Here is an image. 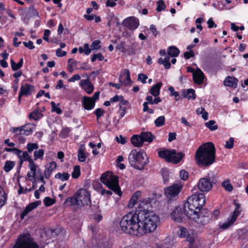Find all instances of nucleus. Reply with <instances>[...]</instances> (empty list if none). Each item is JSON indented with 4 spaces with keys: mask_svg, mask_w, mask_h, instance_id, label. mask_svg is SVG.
I'll return each mask as SVG.
<instances>
[{
    "mask_svg": "<svg viewBox=\"0 0 248 248\" xmlns=\"http://www.w3.org/2000/svg\"><path fill=\"white\" fill-rule=\"evenodd\" d=\"M142 235L154 231L159 223V217L153 211H138Z\"/></svg>",
    "mask_w": 248,
    "mask_h": 248,
    "instance_id": "nucleus-1",
    "label": "nucleus"
},
{
    "mask_svg": "<svg viewBox=\"0 0 248 248\" xmlns=\"http://www.w3.org/2000/svg\"><path fill=\"white\" fill-rule=\"evenodd\" d=\"M216 149L212 142L200 146L195 154V160L199 166H209L215 161Z\"/></svg>",
    "mask_w": 248,
    "mask_h": 248,
    "instance_id": "nucleus-2",
    "label": "nucleus"
},
{
    "mask_svg": "<svg viewBox=\"0 0 248 248\" xmlns=\"http://www.w3.org/2000/svg\"><path fill=\"white\" fill-rule=\"evenodd\" d=\"M138 211L130 212L124 216L120 222L121 230L125 233L141 236Z\"/></svg>",
    "mask_w": 248,
    "mask_h": 248,
    "instance_id": "nucleus-3",
    "label": "nucleus"
},
{
    "mask_svg": "<svg viewBox=\"0 0 248 248\" xmlns=\"http://www.w3.org/2000/svg\"><path fill=\"white\" fill-rule=\"evenodd\" d=\"M91 203L90 194L85 189H79L75 194L74 197L68 198L64 204L68 206L76 205L81 207Z\"/></svg>",
    "mask_w": 248,
    "mask_h": 248,
    "instance_id": "nucleus-4",
    "label": "nucleus"
},
{
    "mask_svg": "<svg viewBox=\"0 0 248 248\" xmlns=\"http://www.w3.org/2000/svg\"><path fill=\"white\" fill-rule=\"evenodd\" d=\"M128 160L131 166L139 170H143L148 163L147 155L134 149L131 151L128 156Z\"/></svg>",
    "mask_w": 248,
    "mask_h": 248,
    "instance_id": "nucleus-5",
    "label": "nucleus"
},
{
    "mask_svg": "<svg viewBox=\"0 0 248 248\" xmlns=\"http://www.w3.org/2000/svg\"><path fill=\"white\" fill-rule=\"evenodd\" d=\"M102 183L105 185L119 196H121L122 193L118 184V177L113 175L109 171L103 173L100 178Z\"/></svg>",
    "mask_w": 248,
    "mask_h": 248,
    "instance_id": "nucleus-6",
    "label": "nucleus"
},
{
    "mask_svg": "<svg viewBox=\"0 0 248 248\" xmlns=\"http://www.w3.org/2000/svg\"><path fill=\"white\" fill-rule=\"evenodd\" d=\"M38 245L30 237L28 234L22 235L13 248H38Z\"/></svg>",
    "mask_w": 248,
    "mask_h": 248,
    "instance_id": "nucleus-7",
    "label": "nucleus"
},
{
    "mask_svg": "<svg viewBox=\"0 0 248 248\" xmlns=\"http://www.w3.org/2000/svg\"><path fill=\"white\" fill-rule=\"evenodd\" d=\"M192 199H187V202L184 205V210L186 212V216L191 219L197 218L196 214L200 211H198V208L196 207L192 203Z\"/></svg>",
    "mask_w": 248,
    "mask_h": 248,
    "instance_id": "nucleus-8",
    "label": "nucleus"
},
{
    "mask_svg": "<svg viewBox=\"0 0 248 248\" xmlns=\"http://www.w3.org/2000/svg\"><path fill=\"white\" fill-rule=\"evenodd\" d=\"M182 186L178 184H174L164 189V194L168 200H174L177 197Z\"/></svg>",
    "mask_w": 248,
    "mask_h": 248,
    "instance_id": "nucleus-9",
    "label": "nucleus"
},
{
    "mask_svg": "<svg viewBox=\"0 0 248 248\" xmlns=\"http://www.w3.org/2000/svg\"><path fill=\"white\" fill-rule=\"evenodd\" d=\"M197 218L193 219L195 220L198 223L202 225H205L209 222L211 218V212L208 211L206 209H203L200 211L197 214H196Z\"/></svg>",
    "mask_w": 248,
    "mask_h": 248,
    "instance_id": "nucleus-10",
    "label": "nucleus"
},
{
    "mask_svg": "<svg viewBox=\"0 0 248 248\" xmlns=\"http://www.w3.org/2000/svg\"><path fill=\"white\" fill-rule=\"evenodd\" d=\"M171 218L176 222H181L183 221L186 216V212L184 210V206H177L170 214Z\"/></svg>",
    "mask_w": 248,
    "mask_h": 248,
    "instance_id": "nucleus-11",
    "label": "nucleus"
},
{
    "mask_svg": "<svg viewBox=\"0 0 248 248\" xmlns=\"http://www.w3.org/2000/svg\"><path fill=\"white\" fill-rule=\"evenodd\" d=\"M188 199H192V203L200 211L205 203V196L202 193H197L190 196Z\"/></svg>",
    "mask_w": 248,
    "mask_h": 248,
    "instance_id": "nucleus-12",
    "label": "nucleus"
},
{
    "mask_svg": "<svg viewBox=\"0 0 248 248\" xmlns=\"http://www.w3.org/2000/svg\"><path fill=\"white\" fill-rule=\"evenodd\" d=\"M198 187L202 192H208L212 189L213 185L209 178L204 177L199 180Z\"/></svg>",
    "mask_w": 248,
    "mask_h": 248,
    "instance_id": "nucleus-13",
    "label": "nucleus"
},
{
    "mask_svg": "<svg viewBox=\"0 0 248 248\" xmlns=\"http://www.w3.org/2000/svg\"><path fill=\"white\" fill-rule=\"evenodd\" d=\"M123 24L130 30H134L138 27L139 22V20L134 16H130L126 18L123 21Z\"/></svg>",
    "mask_w": 248,
    "mask_h": 248,
    "instance_id": "nucleus-14",
    "label": "nucleus"
},
{
    "mask_svg": "<svg viewBox=\"0 0 248 248\" xmlns=\"http://www.w3.org/2000/svg\"><path fill=\"white\" fill-rule=\"evenodd\" d=\"M34 91V87L31 84H26L22 85L20 88V92L19 94L18 100L20 102L21 96L22 95L28 96L31 95L32 92Z\"/></svg>",
    "mask_w": 248,
    "mask_h": 248,
    "instance_id": "nucleus-15",
    "label": "nucleus"
},
{
    "mask_svg": "<svg viewBox=\"0 0 248 248\" xmlns=\"http://www.w3.org/2000/svg\"><path fill=\"white\" fill-rule=\"evenodd\" d=\"M120 83L124 86L131 85L132 81L130 79V72L128 69H124L119 78Z\"/></svg>",
    "mask_w": 248,
    "mask_h": 248,
    "instance_id": "nucleus-16",
    "label": "nucleus"
},
{
    "mask_svg": "<svg viewBox=\"0 0 248 248\" xmlns=\"http://www.w3.org/2000/svg\"><path fill=\"white\" fill-rule=\"evenodd\" d=\"M184 156L185 154L183 153H176V150H171L170 162L177 164L183 159Z\"/></svg>",
    "mask_w": 248,
    "mask_h": 248,
    "instance_id": "nucleus-17",
    "label": "nucleus"
},
{
    "mask_svg": "<svg viewBox=\"0 0 248 248\" xmlns=\"http://www.w3.org/2000/svg\"><path fill=\"white\" fill-rule=\"evenodd\" d=\"M204 75L203 73L199 68H197L193 74V78L195 83L197 84H201L203 82Z\"/></svg>",
    "mask_w": 248,
    "mask_h": 248,
    "instance_id": "nucleus-18",
    "label": "nucleus"
},
{
    "mask_svg": "<svg viewBox=\"0 0 248 248\" xmlns=\"http://www.w3.org/2000/svg\"><path fill=\"white\" fill-rule=\"evenodd\" d=\"M79 84L87 93L91 94L93 92V86L89 79L80 80Z\"/></svg>",
    "mask_w": 248,
    "mask_h": 248,
    "instance_id": "nucleus-19",
    "label": "nucleus"
},
{
    "mask_svg": "<svg viewBox=\"0 0 248 248\" xmlns=\"http://www.w3.org/2000/svg\"><path fill=\"white\" fill-rule=\"evenodd\" d=\"M41 202L40 201H38L35 202H32L31 203L28 205L25 209L24 210L22 214H21L20 217L23 219L24 217L31 211L36 208L39 205L41 204Z\"/></svg>",
    "mask_w": 248,
    "mask_h": 248,
    "instance_id": "nucleus-20",
    "label": "nucleus"
},
{
    "mask_svg": "<svg viewBox=\"0 0 248 248\" xmlns=\"http://www.w3.org/2000/svg\"><path fill=\"white\" fill-rule=\"evenodd\" d=\"M57 164L55 162H51L46 166V170L44 171V175L46 179H49L52 172L56 169Z\"/></svg>",
    "mask_w": 248,
    "mask_h": 248,
    "instance_id": "nucleus-21",
    "label": "nucleus"
},
{
    "mask_svg": "<svg viewBox=\"0 0 248 248\" xmlns=\"http://www.w3.org/2000/svg\"><path fill=\"white\" fill-rule=\"evenodd\" d=\"M83 104L86 109L90 110L94 108L95 103L92 100V98L84 96L83 97Z\"/></svg>",
    "mask_w": 248,
    "mask_h": 248,
    "instance_id": "nucleus-22",
    "label": "nucleus"
},
{
    "mask_svg": "<svg viewBox=\"0 0 248 248\" xmlns=\"http://www.w3.org/2000/svg\"><path fill=\"white\" fill-rule=\"evenodd\" d=\"M238 79L235 78L228 77L224 81V84L226 86L233 87H237Z\"/></svg>",
    "mask_w": 248,
    "mask_h": 248,
    "instance_id": "nucleus-23",
    "label": "nucleus"
},
{
    "mask_svg": "<svg viewBox=\"0 0 248 248\" xmlns=\"http://www.w3.org/2000/svg\"><path fill=\"white\" fill-rule=\"evenodd\" d=\"M22 127L23 130V135L28 136L33 131L35 125L32 123H29L22 126Z\"/></svg>",
    "mask_w": 248,
    "mask_h": 248,
    "instance_id": "nucleus-24",
    "label": "nucleus"
},
{
    "mask_svg": "<svg viewBox=\"0 0 248 248\" xmlns=\"http://www.w3.org/2000/svg\"><path fill=\"white\" fill-rule=\"evenodd\" d=\"M131 143L136 147H141L143 145V140L141 137L139 135H134L131 139Z\"/></svg>",
    "mask_w": 248,
    "mask_h": 248,
    "instance_id": "nucleus-25",
    "label": "nucleus"
},
{
    "mask_svg": "<svg viewBox=\"0 0 248 248\" xmlns=\"http://www.w3.org/2000/svg\"><path fill=\"white\" fill-rule=\"evenodd\" d=\"M162 85V82H159L154 85L150 90V93L155 97L158 96L159 94L160 89Z\"/></svg>",
    "mask_w": 248,
    "mask_h": 248,
    "instance_id": "nucleus-26",
    "label": "nucleus"
},
{
    "mask_svg": "<svg viewBox=\"0 0 248 248\" xmlns=\"http://www.w3.org/2000/svg\"><path fill=\"white\" fill-rule=\"evenodd\" d=\"M171 150H164L158 152V156L165 159L167 161L170 162V153Z\"/></svg>",
    "mask_w": 248,
    "mask_h": 248,
    "instance_id": "nucleus-27",
    "label": "nucleus"
},
{
    "mask_svg": "<svg viewBox=\"0 0 248 248\" xmlns=\"http://www.w3.org/2000/svg\"><path fill=\"white\" fill-rule=\"evenodd\" d=\"M182 93L184 97L187 98L188 99H195L196 98L195 91L192 89H188L186 91L183 90Z\"/></svg>",
    "mask_w": 248,
    "mask_h": 248,
    "instance_id": "nucleus-28",
    "label": "nucleus"
},
{
    "mask_svg": "<svg viewBox=\"0 0 248 248\" xmlns=\"http://www.w3.org/2000/svg\"><path fill=\"white\" fill-rule=\"evenodd\" d=\"M140 136L141 137V139L143 140V142L144 141L151 142L155 138L154 136L150 132L141 133Z\"/></svg>",
    "mask_w": 248,
    "mask_h": 248,
    "instance_id": "nucleus-29",
    "label": "nucleus"
},
{
    "mask_svg": "<svg viewBox=\"0 0 248 248\" xmlns=\"http://www.w3.org/2000/svg\"><path fill=\"white\" fill-rule=\"evenodd\" d=\"M20 159V164L21 165L24 161L30 162V160H33L31 156L28 154L27 152H22L20 154V156H18Z\"/></svg>",
    "mask_w": 248,
    "mask_h": 248,
    "instance_id": "nucleus-30",
    "label": "nucleus"
},
{
    "mask_svg": "<svg viewBox=\"0 0 248 248\" xmlns=\"http://www.w3.org/2000/svg\"><path fill=\"white\" fill-rule=\"evenodd\" d=\"M84 145H80L78 151V158L79 161L84 162L87 156L84 153Z\"/></svg>",
    "mask_w": 248,
    "mask_h": 248,
    "instance_id": "nucleus-31",
    "label": "nucleus"
},
{
    "mask_svg": "<svg viewBox=\"0 0 248 248\" xmlns=\"http://www.w3.org/2000/svg\"><path fill=\"white\" fill-rule=\"evenodd\" d=\"M179 53V50L175 46H171L168 48V54L171 57H177Z\"/></svg>",
    "mask_w": 248,
    "mask_h": 248,
    "instance_id": "nucleus-32",
    "label": "nucleus"
},
{
    "mask_svg": "<svg viewBox=\"0 0 248 248\" xmlns=\"http://www.w3.org/2000/svg\"><path fill=\"white\" fill-rule=\"evenodd\" d=\"M15 166V162L14 161L10 160L6 161L3 167V170L5 172H8L10 171Z\"/></svg>",
    "mask_w": 248,
    "mask_h": 248,
    "instance_id": "nucleus-33",
    "label": "nucleus"
},
{
    "mask_svg": "<svg viewBox=\"0 0 248 248\" xmlns=\"http://www.w3.org/2000/svg\"><path fill=\"white\" fill-rule=\"evenodd\" d=\"M23 63V60L22 58L20 60L19 62L17 63L15 62L13 60H11V67L13 71H16L19 69L22 66Z\"/></svg>",
    "mask_w": 248,
    "mask_h": 248,
    "instance_id": "nucleus-34",
    "label": "nucleus"
},
{
    "mask_svg": "<svg viewBox=\"0 0 248 248\" xmlns=\"http://www.w3.org/2000/svg\"><path fill=\"white\" fill-rule=\"evenodd\" d=\"M29 167L32 173V177H35L36 174V170L37 165L35 164L33 160H30L29 162Z\"/></svg>",
    "mask_w": 248,
    "mask_h": 248,
    "instance_id": "nucleus-35",
    "label": "nucleus"
},
{
    "mask_svg": "<svg viewBox=\"0 0 248 248\" xmlns=\"http://www.w3.org/2000/svg\"><path fill=\"white\" fill-rule=\"evenodd\" d=\"M221 185L228 191L231 192L233 189V186L229 179H226L223 181Z\"/></svg>",
    "mask_w": 248,
    "mask_h": 248,
    "instance_id": "nucleus-36",
    "label": "nucleus"
},
{
    "mask_svg": "<svg viewBox=\"0 0 248 248\" xmlns=\"http://www.w3.org/2000/svg\"><path fill=\"white\" fill-rule=\"evenodd\" d=\"M43 116V114L40 113L38 110H35L29 114V118L37 120Z\"/></svg>",
    "mask_w": 248,
    "mask_h": 248,
    "instance_id": "nucleus-37",
    "label": "nucleus"
},
{
    "mask_svg": "<svg viewBox=\"0 0 248 248\" xmlns=\"http://www.w3.org/2000/svg\"><path fill=\"white\" fill-rule=\"evenodd\" d=\"M69 176L70 175L67 172H64L63 173L59 172L55 175V178L59 179L62 181H65L69 179Z\"/></svg>",
    "mask_w": 248,
    "mask_h": 248,
    "instance_id": "nucleus-38",
    "label": "nucleus"
},
{
    "mask_svg": "<svg viewBox=\"0 0 248 248\" xmlns=\"http://www.w3.org/2000/svg\"><path fill=\"white\" fill-rule=\"evenodd\" d=\"M80 53H84L86 55H89L91 52V49L89 47L88 44H85L84 47H80L78 49Z\"/></svg>",
    "mask_w": 248,
    "mask_h": 248,
    "instance_id": "nucleus-39",
    "label": "nucleus"
},
{
    "mask_svg": "<svg viewBox=\"0 0 248 248\" xmlns=\"http://www.w3.org/2000/svg\"><path fill=\"white\" fill-rule=\"evenodd\" d=\"M165 118L164 116H161L159 117H158L155 121V124L156 126L157 127H160L162 126L165 124Z\"/></svg>",
    "mask_w": 248,
    "mask_h": 248,
    "instance_id": "nucleus-40",
    "label": "nucleus"
},
{
    "mask_svg": "<svg viewBox=\"0 0 248 248\" xmlns=\"http://www.w3.org/2000/svg\"><path fill=\"white\" fill-rule=\"evenodd\" d=\"M215 121L210 120L205 123V125L211 130H215L217 129V125L215 124Z\"/></svg>",
    "mask_w": 248,
    "mask_h": 248,
    "instance_id": "nucleus-41",
    "label": "nucleus"
},
{
    "mask_svg": "<svg viewBox=\"0 0 248 248\" xmlns=\"http://www.w3.org/2000/svg\"><path fill=\"white\" fill-rule=\"evenodd\" d=\"M146 100L150 104H157L158 103L160 102L161 101V100L160 97H157L155 98L154 99H153V97L151 96H147L146 98Z\"/></svg>",
    "mask_w": 248,
    "mask_h": 248,
    "instance_id": "nucleus-42",
    "label": "nucleus"
},
{
    "mask_svg": "<svg viewBox=\"0 0 248 248\" xmlns=\"http://www.w3.org/2000/svg\"><path fill=\"white\" fill-rule=\"evenodd\" d=\"M44 154V150L43 149L35 151L34 152V160H36L38 158L42 159Z\"/></svg>",
    "mask_w": 248,
    "mask_h": 248,
    "instance_id": "nucleus-43",
    "label": "nucleus"
},
{
    "mask_svg": "<svg viewBox=\"0 0 248 248\" xmlns=\"http://www.w3.org/2000/svg\"><path fill=\"white\" fill-rule=\"evenodd\" d=\"M10 131L15 133V136L23 134V130L22 126L12 127L10 129Z\"/></svg>",
    "mask_w": 248,
    "mask_h": 248,
    "instance_id": "nucleus-44",
    "label": "nucleus"
},
{
    "mask_svg": "<svg viewBox=\"0 0 248 248\" xmlns=\"http://www.w3.org/2000/svg\"><path fill=\"white\" fill-rule=\"evenodd\" d=\"M80 174V167L79 166H75L74 168V170L72 173L73 178L76 179L79 177Z\"/></svg>",
    "mask_w": 248,
    "mask_h": 248,
    "instance_id": "nucleus-45",
    "label": "nucleus"
},
{
    "mask_svg": "<svg viewBox=\"0 0 248 248\" xmlns=\"http://www.w3.org/2000/svg\"><path fill=\"white\" fill-rule=\"evenodd\" d=\"M39 147L38 144L36 143H30L27 145L28 152L31 153L33 150L37 149Z\"/></svg>",
    "mask_w": 248,
    "mask_h": 248,
    "instance_id": "nucleus-46",
    "label": "nucleus"
},
{
    "mask_svg": "<svg viewBox=\"0 0 248 248\" xmlns=\"http://www.w3.org/2000/svg\"><path fill=\"white\" fill-rule=\"evenodd\" d=\"M157 6L156 7V11L157 12H160L162 10H164L166 8V5L163 0H159L157 2Z\"/></svg>",
    "mask_w": 248,
    "mask_h": 248,
    "instance_id": "nucleus-47",
    "label": "nucleus"
},
{
    "mask_svg": "<svg viewBox=\"0 0 248 248\" xmlns=\"http://www.w3.org/2000/svg\"><path fill=\"white\" fill-rule=\"evenodd\" d=\"M234 221H232V219L231 218L230 219H228V220L222 224H220V227L223 229H226L228 227H229L231 225H232Z\"/></svg>",
    "mask_w": 248,
    "mask_h": 248,
    "instance_id": "nucleus-48",
    "label": "nucleus"
},
{
    "mask_svg": "<svg viewBox=\"0 0 248 248\" xmlns=\"http://www.w3.org/2000/svg\"><path fill=\"white\" fill-rule=\"evenodd\" d=\"M234 144V139L233 138H230L229 140L226 141L225 147L226 149H232L233 147Z\"/></svg>",
    "mask_w": 248,
    "mask_h": 248,
    "instance_id": "nucleus-49",
    "label": "nucleus"
},
{
    "mask_svg": "<svg viewBox=\"0 0 248 248\" xmlns=\"http://www.w3.org/2000/svg\"><path fill=\"white\" fill-rule=\"evenodd\" d=\"M101 43V42L100 40H95L94 41L92 45H91V47L92 49H99L101 48V46L100 45V44Z\"/></svg>",
    "mask_w": 248,
    "mask_h": 248,
    "instance_id": "nucleus-50",
    "label": "nucleus"
},
{
    "mask_svg": "<svg viewBox=\"0 0 248 248\" xmlns=\"http://www.w3.org/2000/svg\"><path fill=\"white\" fill-rule=\"evenodd\" d=\"M97 59H98L99 61H101L103 60V59H104V57L103 56V55L100 53H99L97 54H95L93 55V56L91 59V61L92 62H94L96 61V60Z\"/></svg>",
    "mask_w": 248,
    "mask_h": 248,
    "instance_id": "nucleus-51",
    "label": "nucleus"
},
{
    "mask_svg": "<svg viewBox=\"0 0 248 248\" xmlns=\"http://www.w3.org/2000/svg\"><path fill=\"white\" fill-rule=\"evenodd\" d=\"M45 205L46 206H49L54 203V200L51 199L49 197H46L44 200Z\"/></svg>",
    "mask_w": 248,
    "mask_h": 248,
    "instance_id": "nucleus-52",
    "label": "nucleus"
},
{
    "mask_svg": "<svg viewBox=\"0 0 248 248\" xmlns=\"http://www.w3.org/2000/svg\"><path fill=\"white\" fill-rule=\"evenodd\" d=\"M178 233L179 236L180 237H185L188 235L187 234V231L185 228H180Z\"/></svg>",
    "mask_w": 248,
    "mask_h": 248,
    "instance_id": "nucleus-53",
    "label": "nucleus"
},
{
    "mask_svg": "<svg viewBox=\"0 0 248 248\" xmlns=\"http://www.w3.org/2000/svg\"><path fill=\"white\" fill-rule=\"evenodd\" d=\"M51 107H52V111H55L58 114H60L62 112V109L58 107H56V104L54 102L52 101L51 102Z\"/></svg>",
    "mask_w": 248,
    "mask_h": 248,
    "instance_id": "nucleus-54",
    "label": "nucleus"
},
{
    "mask_svg": "<svg viewBox=\"0 0 248 248\" xmlns=\"http://www.w3.org/2000/svg\"><path fill=\"white\" fill-rule=\"evenodd\" d=\"M148 78V77L147 75L144 74H140L138 75V80H140L143 83H146V80Z\"/></svg>",
    "mask_w": 248,
    "mask_h": 248,
    "instance_id": "nucleus-55",
    "label": "nucleus"
},
{
    "mask_svg": "<svg viewBox=\"0 0 248 248\" xmlns=\"http://www.w3.org/2000/svg\"><path fill=\"white\" fill-rule=\"evenodd\" d=\"M69 132V128H64L61 132L60 136L62 138H65L68 136Z\"/></svg>",
    "mask_w": 248,
    "mask_h": 248,
    "instance_id": "nucleus-56",
    "label": "nucleus"
},
{
    "mask_svg": "<svg viewBox=\"0 0 248 248\" xmlns=\"http://www.w3.org/2000/svg\"><path fill=\"white\" fill-rule=\"evenodd\" d=\"M164 62H165L164 67L166 69H168L170 67V57L167 56L164 59Z\"/></svg>",
    "mask_w": 248,
    "mask_h": 248,
    "instance_id": "nucleus-57",
    "label": "nucleus"
},
{
    "mask_svg": "<svg viewBox=\"0 0 248 248\" xmlns=\"http://www.w3.org/2000/svg\"><path fill=\"white\" fill-rule=\"evenodd\" d=\"M180 176L183 180H186L188 178V173L185 170H181L180 172Z\"/></svg>",
    "mask_w": 248,
    "mask_h": 248,
    "instance_id": "nucleus-58",
    "label": "nucleus"
},
{
    "mask_svg": "<svg viewBox=\"0 0 248 248\" xmlns=\"http://www.w3.org/2000/svg\"><path fill=\"white\" fill-rule=\"evenodd\" d=\"M184 56L186 59H188L191 57H193L194 56V53L192 50L186 51L184 53Z\"/></svg>",
    "mask_w": 248,
    "mask_h": 248,
    "instance_id": "nucleus-59",
    "label": "nucleus"
},
{
    "mask_svg": "<svg viewBox=\"0 0 248 248\" xmlns=\"http://www.w3.org/2000/svg\"><path fill=\"white\" fill-rule=\"evenodd\" d=\"M116 140L118 143L122 144H124L126 141V138L123 137L122 135H120L119 137H116Z\"/></svg>",
    "mask_w": 248,
    "mask_h": 248,
    "instance_id": "nucleus-60",
    "label": "nucleus"
},
{
    "mask_svg": "<svg viewBox=\"0 0 248 248\" xmlns=\"http://www.w3.org/2000/svg\"><path fill=\"white\" fill-rule=\"evenodd\" d=\"M124 97L122 95H115L113 97H112L110 99V102L111 103H113L115 102H118L120 101L121 99H123Z\"/></svg>",
    "mask_w": 248,
    "mask_h": 248,
    "instance_id": "nucleus-61",
    "label": "nucleus"
},
{
    "mask_svg": "<svg viewBox=\"0 0 248 248\" xmlns=\"http://www.w3.org/2000/svg\"><path fill=\"white\" fill-rule=\"evenodd\" d=\"M23 44L25 47L28 48L30 49H32L34 48V46L33 45V42L31 41H29L28 42H23Z\"/></svg>",
    "mask_w": 248,
    "mask_h": 248,
    "instance_id": "nucleus-62",
    "label": "nucleus"
},
{
    "mask_svg": "<svg viewBox=\"0 0 248 248\" xmlns=\"http://www.w3.org/2000/svg\"><path fill=\"white\" fill-rule=\"evenodd\" d=\"M124 42H122L116 46V49L121 50L122 52H125L126 49L124 48Z\"/></svg>",
    "mask_w": 248,
    "mask_h": 248,
    "instance_id": "nucleus-63",
    "label": "nucleus"
},
{
    "mask_svg": "<svg viewBox=\"0 0 248 248\" xmlns=\"http://www.w3.org/2000/svg\"><path fill=\"white\" fill-rule=\"evenodd\" d=\"M104 112V110L99 108L96 109L95 111L94 112L97 119H98L100 117L103 116Z\"/></svg>",
    "mask_w": 248,
    "mask_h": 248,
    "instance_id": "nucleus-64",
    "label": "nucleus"
}]
</instances>
